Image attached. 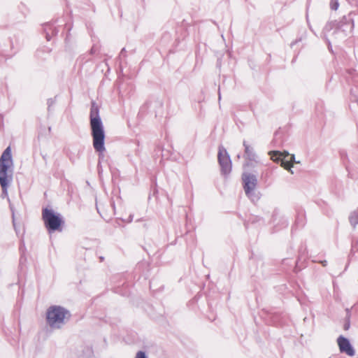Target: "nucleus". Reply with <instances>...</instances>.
Instances as JSON below:
<instances>
[{"mask_svg": "<svg viewBox=\"0 0 358 358\" xmlns=\"http://www.w3.org/2000/svg\"><path fill=\"white\" fill-rule=\"evenodd\" d=\"M90 123L93 147L96 152L101 153L106 150L104 144L106 135L103 124L99 115V107L94 101L91 102Z\"/></svg>", "mask_w": 358, "mask_h": 358, "instance_id": "f257e3e1", "label": "nucleus"}, {"mask_svg": "<svg viewBox=\"0 0 358 358\" xmlns=\"http://www.w3.org/2000/svg\"><path fill=\"white\" fill-rule=\"evenodd\" d=\"M13 159L10 147L6 148L0 157V185L2 189L1 197L6 198L8 203V189L13 180Z\"/></svg>", "mask_w": 358, "mask_h": 358, "instance_id": "f03ea898", "label": "nucleus"}, {"mask_svg": "<svg viewBox=\"0 0 358 358\" xmlns=\"http://www.w3.org/2000/svg\"><path fill=\"white\" fill-rule=\"evenodd\" d=\"M71 317L69 310L60 306H51L46 312L47 323L52 328H61Z\"/></svg>", "mask_w": 358, "mask_h": 358, "instance_id": "7ed1b4c3", "label": "nucleus"}, {"mask_svg": "<svg viewBox=\"0 0 358 358\" xmlns=\"http://www.w3.org/2000/svg\"><path fill=\"white\" fill-rule=\"evenodd\" d=\"M42 219L48 233L62 231L65 224L62 216L52 209L45 208L42 210Z\"/></svg>", "mask_w": 358, "mask_h": 358, "instance_id": "20e7f679", "label": "nucleus"}, {"mask_svg": "<svg viewBox=\"0 0 358 358\" xmlns=\"http://www.w3.org/2000/svg\"><path fill=\"white\" fill-rule=\"evenodd\" d=\"M268 155L271 156V159L276 163H280L281 166L288 170L291 173H293L291 168L292 167V162L295 159L294 155H289L288 152H280V151H270Z\"/></svg>", "mask_w": 358, "mask_h": 358, "instance_id": "39448f33", "label": "nucleus"}, {"mask_svg": "<svg viewBox=\"0 0 358 358\" xmlns=\"http://www.w3.org/2000/svg\"><path fill=\"white\" fill-rule=\"evenodd\" d=\"M217 159L221 173L224 176L229 175L231 171V161L228 152L222 147L219 148Z\"/></svg>", "mask_w": 358, "mask_h": 358, "instance_id": "423d86ee", "label": "nucleus"}, {"mask_svg": "<svg viewBox=\"0 0 358 358\" xmlns=\"http://www.w3.org/2000/svg\"><path fill=\"white\" fill-rule=\"evenodd\" d=\"M336 23L334 21L328 22L323 29V38L328 45L329 50L334 54L332 49L331 41H334L336 38Z\"/></svg>", "mask_w": 358, "mask_h": 358, "instance_id": "0eeeda50", "label": "nucleus"}, {"mask_svg": "<svg viewBox=\"0 0 358 358\" xmlns=\"http://www.w3.org/2000/svg\"><path fill=\"white\" fill-rule=\"evenodd\" d=\"M243 180L245 192L247 196L250 197L257 184V177L251 173H243Z\"/></svg>", "mask_w": 358, "mask_h": 358, "instance_id": "6e6552de", "label": "nucleus"}, {"mask_svg": "<svg viewBox=\"0 0 358 358\" xmlns=\"http://www.w3.org/2000/svg\"><path fill=\"white\" fill-rule=\"evenodd\" d=\"M337 341L339 350L341 352L345 353L348 356L350 357L355 355V350L347 338L343 336H340Z\"/></svg>", "mask_w": 358, "mask_h": 358, "instance_id": "1a4fd4ad", "label": "nucleus"}, {"mask_svg": "<svg viewBox=\"0 0 358 358\" xmlns=\"http://www.w3.org/2000/svg\"><path fill=\"white\" fill-rule=\"evenodd\" d=\"M44 31L45 34V38L47 41H50L52 36H56L58 34V29L54 27L52 24L48 22L44 25Z\"/></svg>", "mask_w": 358, "mask_h": 358, "instance_id": "9d476101", "label": "nucleus"}, {"mask_svg": "<svg viewBox=\"0 0 358 358\" xmlns=\"http://www.w3.org/2000/svg\"><path fill=\"white\" fill-rule=\"evenodd\" d=\"M243 145L245 148L244 157L249 161H256L257 155L253 148L248 145L245 141H243Z\"/></svg>", "mask_w": 358, "mask_h": 358, "instance_id": "9b49d317", "label": "nucleus"}, {"mask_svg": "<svg viewBox=\"0 0 358 358\" xmlns=\"http://www.w3.org/2000/svg\"><path fill=\"white\" fill-rule=\"evenodd\" d=\"M350 221L353 227L358 224V209L352 212L350 217Z\"/></svg>", "mask_w": 358, "mask_h": 358, "instance_id": "f8f14e48", "label": "nucleus"}, {"mask_svg": "<svg viewBox=\"0 0 358 358\" xmlns=\"http://www.w3.org/2000/svg\"><path fill=\"white\" fill-rule=\"evenodd\" d=\"M9 208L12 213V220H13V224L14 227H15V208L13 205L10 202L9 203Z\"/></svg>", "mask_w": 358, "mask_h": 358, "instance_id": "ddd939ff", "label": "nucleus"}, {"mask_svg": "<svg viewBox=\"0 0 358 358\" xmlns=\"http://www.w3.org/2000/svg\"><path fill=\"white\" fill-rule=\"evenodd\" d=\"M55 103V99H48V101H47V104H48V111L50 110V107L52 106H53Z\"/></svg>", "mask_w": 358, "mask_h": 358, "instance_id": "4468645a", "label": "nucleus"}, {"mask_svg": "<svg viewBox=\"0 0 358 358\" xmlns=\"http://www.w3.org/2000/svg\"><path fill=\"white\" fill-rule=\"evenodd\" d=\"M136 358H148L146 354L143 351H138L136 353Z\"/></svg>", "mask_w": 358, "mask_h": 358, "instance_id": "2eb2a0df", "label": "nucleus"}, {"mask_svg": "<svg viewBox=\"0 0 358 358\" xmlns=\"http://www.w3.org/2000/svg\"><path fill=\"white\" fill-rule=\"evenodd\" d=\"M330 6L332 10H336V1L331 0L330 3Z\"/></svg>", "mask_w": 358, "mask_h": 358, "instance_id": "dca6fc26", "label": "nucleus"}, {"mask_svg": "<svg viewBox=\"0 0 358 358\" xmlns=\"http://www.w3.org/2000/svg\"><path fill=\"white\" fill-rule=\"evenodd\" d=\"M125 53H126L125 48H122L121 52H120V58L122 57H124L126 56Z\"/></svg>", "mask_w": 358, "mask_h": 358, "instance_id": "f3484780", "label": "nucleus"}, {"mask_svg": "<svg viewBox=\"0 0 358 358\" xmlns=\"http://www.w3.org/2000/svg\"><path fill=\"white\" fill-rule=\"evenodd\" d=\"M279 135H280V132H279V131H276V132L275 133V138H274V139H273V142L274 143H277V138H278V136Z\"/></svg>", "mask_w": 358, "mask_h": 358, "instance_id": "a211bd4d", "label": "nucleus"}, {"mask_svg": "<svg viewBox=\"0 0 358 358\" xmlns=\"http://www.w3.org/2000/svg\"><path fill=\"white\" fill-rule=\"evenodd\" d=\"M323 266H326L327 265V262L326 260L320 261L319 262Z\"/></svg>", "mask_w": 358, "mask_h": 358, "instance_id": "6ab92c4d", "label": "nucleus"}, {"mask_svg": "<svg viewBox=\"0 0 358 358\" xmlns=\"http://www.w3.org/2000/svg\"><path fill=\"white\" fill-rule=\"evenodd\" d=\"M94 47H92V48H91V50H90V54H92H92H94Z\"/></svg>", "mask_w": 358, "mask_h": 358, "instance_id": "aec40b11", "label": "nucleus"}, {"mask_svg": "<svg viewBox=\"0 0 358 358\" xmlns=\"http://www.w3.org/2000/svg\"><path fill=\"white\" fill-rule=\"evenodd\" d=\"M133 220V215H129V222H131Z\"/></svg>", "mask_w": 358, "mask_h": 358, "instance_id": "412c9836", "label": "nucleus"}, {"mask_svg": "<svg viewBox=\"0 0 358 358\" xmlns=\"http://www.w3.org/2000/svg\"><path fill=\"white\" fill-rule=\"evenodd\" d=\"M99 259H100V262H103L104 259L103 257H100Z\"/></svg>", "mask_w": 358, "mask_h": 358, "instance_id": "4be33fe9", "label": "nucleus"}, {"mask_svg": "<svg viewBox=\"0 0 358 358\" xmlns=\"http://www.w3.org/2000/svg\"><path fill=\"white\" fill-rule=\"evenodd\" d=\"M296 223L297 224L299 223V218H297V220H296Z\"/></svg>", "mask_w": 358, "mask_h": 358, "instance_id": "5701e85b", "label": "nucleus"}, {"mask_svg": "<svg viewBox=\"0 0 358 358\" xmlns=\"http://www.w3.org/2000/svg\"><path fill=\"white\" fill-rule=\"evenodd\" d=\"M329 358H331V357H329Z\"/></svg>", "mask_w": 358, "mask_h": 358, "instance_id": "b1692460", "label": "nucleus"}]
</instances>
